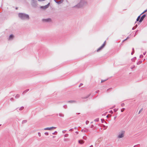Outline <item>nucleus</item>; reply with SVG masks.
I'll list each match as a JSON object with an SVG mask.
<instances>
[{
    "mask_svg": "<svg viewBox=\"0 0 147 147\" xmlns=\"http://www.w3.org/2000/svg\"><path fill=\"white\" fill-rule=\"evenodd\" d=\"M146 122L147 123V119H146Z\"/></svg>",
    "mask_w": 147,
    "mask_h": 147,
    "instance_id": "obj_60",
    "label": "nucleus"
},
{
    "mask_svg": "<svg viewBox=\"0 0 147 147\" xmlns=\"http://www.w3.org/2000/svg\"><path fill=\"white\" fill-rule=\"evenodd\" d=\"M98 91H99V90H98V91H96V93H98Z\"/></svg>",
    "mask_w": 147,
    "mask_h": 147,
    "instance_id": "obj_55",
    "label": "nucleus"
},
{
    "mask_svg": "<svg viewBox=\"0 0 147 147\" xmlns=\"http://www.w3.org/2000/svg\"><path fill=\"white\" fill-rule=\"evenodd\" d=\"M146 52H145L144 53H143V55H145L146 54Z\"/></svg>",
    "mask_w": 147,
    "mask_h": 147,
    "instance_id": "obj_50",
    "label": "nucleus"
},
{
    "mask_svg": "<svg viewBox=\"0 0 147 147\" xmlns=\"http://www.w3.org/2000/svg\"><path fill=\"white\" fill-rule=\"evenodd\" d=\"M135 67V65H134L133 66H131V69H133V68H134Z\"/></svg>",
    "mask_w": 147,
    "mask_h": 147,
    "instance_id": "obj_34",
    "label": "nucleus"
},
{
    "mask_svg": "<svg viewBox=\"0 0 147 147\" xmlns=\"http://www.w3.org/2000/svg\"><path fill=\"white\" fill-rule=\"evenodd\" d=\"M93 145H91V146H90V147H93Z\"/></svg>",
    "mask_w": 147,
    "mask_h": 147,
    "instance_id": "obj_52",
    "label": "nucleus"
},
{
    "mask_svg": "<svg viewBox=\"0 0 147 147\" xmlns=\"http://www.w3.org/2000/svg\"><path fill=\"white\" fill-rule=\"evenodd\" d=\"M78 142L80 144H82L84 143V141L82 140H80L78 141Z\"/></svg>",
    "mask_w": 147,
    "mask_h": 147,
    "instance_id": "obj_13",
    "label": "nucleus"
},
{
    "mask_svg": "<svg viewBox=\"0 0 147 147\" xmlns=\"http://www.w3.org/2000/svg\"><path fill=\"white\" fill-rule=\"evenodd\" d=\"M18 17L22 20H28L30 19L28 15L23 13H19L18 14Z\"/></svg>",
    "mask_w": 147,
    "mask_h": 147,
    "instance_id": "obj_1",
    "label": "nucleus"
},
{
    "mask_svg": "<svg viewBox=\"0 0 147 147\" xmlns=\"http://www.w3.org/2000/svg\"><path fill=\"white\" fill-rule=\"evenodd\" d=\"M89 123V121H86V125L88 124Z\"/></svg>",
    "mask_w": 147,
    "mask_h": 147,
    "instance_id": "obj_32",
    "label": "nucleus"
},
{
    "mask_svg": "<svg viewBox=\"0 0 147 147\" xmlns=\"http://www.w3.org/2000/svg\"><path fill=\"white\" fill-rule=\"evenodd\" d=\"M58 4H60L62 3L63 2V1L60 0V1H58L57 0H54Z\"/></svg>",
    "mask_w": 147,
    "mask_h": 147,
    "instance_id": "obj_11",
    "label": "nucleus"
},
{
    "mask_svg": "<svg viewBox=\"0 0 147 147\" xmlns=\"http://www.w3.org/2000/svg\"><path fill=\"white\" fill-rule=\"evenodd\" d=\"M69 131H73V129H71L69 130Z\"/></svg>",
    "mask_w": 147,
    "mask_h": 147,
    "instance_id": "obj_45",
    "label": "nucleus"
},
{
    "mask_svg": "<svg viewBox=\"0 0 147 147\" xmlns=\"http://www.w3.org/2000/svg\"><path fill=\"white\" fill-rule=\"evenodd\" d=\"M1 124H0V126H1Z\"/></svg>",
    "mask_w": 147,
    "mask_h": 147,
    "instance_id": "obj_64",
    "label": "nucleus"
},
{
    "mask_svg": "<svg viewBox=\"0 0 147 147\" xmlns=\"http://www.w3.org/2000/svg\"><path fill=\"white\" fill-rule=\"evenodd\" d=\"M137 145H135L134 146V147H135V146H137Z\"/></svg>",
    "mask_w": 147,
    "mask_h": 147,
    "instance_id": "obj_59",
    "label": "nucleus"
},
{
    "mask_svg": "<svg viewBox=\"0 0 147 147\" xmlns=\"http://www.w3.org/2000/svg\"><path fill=\"white\" fill-rule=\"evenodd\" d=\"M99 121V119L98 118H97L95 119L94 120V121L96 122H98Z\"/></svg>",
    "mask_w": 147,
    "mask_h": 147,
    "instance_id": "obj_24",
    "label": "nucleus"
},
{
    "mask_svg": "<svg viewBox=\"0 0 147 147\" xmlns=\"http://www.w3.org/2000/svg\"><path fill=\"white\" fill-rule=\"evenodd\" d=\"M125 108H124L122 109H121V112H123L124 111V110H125Z\"/></svg>",
    "mask_w": 147,
    "mask_h": 147,
    "instance_id": "obj_28",
    "label": "nucleus"
},
{
    "mask_svg": "<svg viewBox=\"0 0 147 147\" xmlns=\"http://www.w3.org/2000/svg\"><path fill=\"white\" fill-rule=\"evenodd\" d=\"M29 90V89H27L26 90L24 91L23 92V93H26V92H27Z\"/></svg>",
    "mask_w": 147,
    "mask_h": 147,
    "instance_id": "obj_19",
    "label": "nucleus"
},
{
    "mask_svg": "<svg viewBox=\"0 0 147 147\" xmlns=\"http://www.w3.org/2000/svg\"><path fill=\"white\" fill-rule=\"evenodd\" d=\"M63 107L65 109H66L67 108V106L66 105H64Z\"/></svg>",
    "mask_w": 147,
    "mask_h": 147,
    "instance_id": "obj_38",
    "label": "nucleus"
},
{
    "mask_svg": "<svg viewBox=\"0 0 147 147\" xmlns=\"http://www.w3.org/2000/svg\"><path fill=\"white\" fill-rule=\"evenodd\" d=\"M16 9H17V8H16Z\"/></svg>",
    "mask_w": 147,
    "mask_h": 147,
    "instance_id": "obj_61",
    "label": "nucleus"
},
{
    "mask_svg": "<svg viewBox=\"0 0 147 147\" xmlns=\"http://www.w3.org/2000/svg\"><path fill=\"white\" fill-rule=\"evenodd\" d=\"M143 57V56L142 55H140V58H142Z\"/></svg>",
    "mask_w": 147,
    "mask_h": 147,
    "instance_id": "obj_35",
    "label": "nucleus"
},
{
    "mask_svg": "<svg viewBox=\"0 0 147 147\" xmlns=\"http://www.w3.org/2000/svg\"><path fill=\"white\" fill-rule=\"evenodd\" d=\"M107 80H102L101 81V83H102L104 82H105V81H106V80H107Z\"/></svg>",
    "mask_w": 147,
    "mask_h": 147,
    "instance_id": "obj_27",
    "label": "nucleus"
},
{
    "mask_svg": "<svg viewBox=\"0 0 147 147\" xmlns=\"http://www.w3.org/2000/svg\"><path fill=\"white\" fill-rule=\"evenodd\" d=\"M137 26H138V25L137 24L135 26H134V27H133V28L132 30H134L137 27Z\"/></svg>",
    "mask_w": 147,
    "mask_h": 147,
    "instance_id": "obj_18",
    "label": "nucleus"
},
{
    "mask_svg": "<svg viewBox=\"0 0 147 147\" xmlns=\"http://www.w3.org/2000/svg\"><path fill=\"white\" fill-rule=\"evenodd\" d=\"M143 110V108H142V109H141L138 113V114H140L141 113V112Z\"/></svg>",
    "mask_w": 147,
    "mask_h": 147,
    "instance_id": "obj_21",
    "label": "nucleus"
},
{
    "mask_svg": "<svg viewBox=\"0 0 147 147\" xmlns=\"http://www.w3.org/2000/svg\"><path fill=\"white\" fill-rule=\"evenodd\" d=\"M42 21L43 22H50L51 21V19L50 18L44 19H42Z\"/></svg>",
    "mask_w": 147,
    "mask_h": 147,
    "instance_id": "obj_5",
    "label": "nucleus"
},
{
    "mask_svg": "<svg viewBox=\"0 0 147 147\" xmlns=\"http://www.w3.org/2000/svg\"><path fill=\"white\" fill-rule=\"evenodd\" d=\"M127 40V39H125V40H123V42H124L125 41V40Z\"/></svg>",
    "mask_w": 147,
    "mask_h": 147,
    "instance_id": "obj_49",
    "label": "nucleus"
},
{
    "mask_svg": "<svg viewBox=\"0 0 147 147\" xmlns=\"http://www.w3.org/2000/svg\"><path fill=\"white\" fill-rule=\"evenodd\" d=\"M90 96V95H88L87 96H86V97H83V98H88V97H89V96Z\"/></svg>",
    "mask_w": 147,
    "mask_h": 147,
    "instance_id": "obj_30",
    "label": "nucleus"
},
{
    "mask_svg": "<svg viewBox=\"0 0 147 147\" xmlns=\"http://www.w3.org/2000/svg\"><path fill=\"white\" fill-rule=\"evenodd\" d=\"M129 37L128 36L127 37V38L126 39H127V40L129 38Z\"/></svg>",
    "mask_w": 147,
    "mask_h": 147,
    "instance_id": "obj_53",
    "label": "nucleus"
},
{
    "mask_svg": "<svg viewBox=\"0 0 147 147\" xmlns=\"http://www.w3.org/2000/svg\"><path fill=\"white\" fill-rule=\"evenodd\" d=\"M116 117H114V119H116Z\"/></svg>",
    "mask_w": 147,
    "mask_h": 147,
    "instance_id": "obj_57",
    "label": "nucleus"
},
{
    "mask_svg": "<svg viewBox=\"0 0 147 147\" xmlns=\"http://www.w3.org/2000/svg\"><path fill=\"white\" fill-rule=\"evenodd\" d=\"M24 108V107H20L19 110L20 111L22 110Z\"/></svg>",
    "mask_w": 147,
    "mask_h": 147,
    "instance_id": "obj_23",
    "label": "nucleus"
},
{
    "mask_svg": "<svg viewBox=\"0 0 147 147\" xmlns=\"http://www.w3.org/2000/svg\"><path fill=\"white\" fill-rule=\"evenodd\" d=\"M125 131L124 130H122L119 132L117 136V138H123L124 136V134Z\"/></svg>",
    "mask_w": 147,
    "mask_h": 147,
    "instance_id": "obj_3",
    "label": "nucleus"
},
{
    "mask_svg": "<svg viewBox=\"0 0 147 147\" xmlns=\"http://www.w3.org/2000/svg\"><path fill=\"white\" fill-rule=\"evenodd\" d=\"M87 3V2L85 0H81L80 2L77 5L74 6V7L80 8L83 6L86 5Z\"/></svg>",
    "mask_w": 147,
    "mask_h": 147,
    "instance_id": "obj_2",
    "label": "nucleus"
},
{
    "mask_svg": "<svg viewBox=\"0 0 147 147\" xmlns=\"http://www.w3.org/2000/svg\"><path fill=\"white\" fill-rule=\"evenodd\" d=\"M83 84H82L81 83L80 85L79 86V87H80V86H82V85H83Z\"/></svg>",
    "mask_w": 147,
    "mask_h": 147,
    "instance_id": "obj_43",
    "label": "nucleus"
},
{
    "mask_svg": "<svg viewBox=\"0 0 147 147\" xmlns=\"http://www.w3.org/2000/svg\"><path fill=\"white\" fill-rule=\"evenodd\" d=\"M105 43L106 41H105V42H104V43L102 45L97 49V52H98L101 49H102L105 46Z\"/></svg>",
    "mask_w": 147,
    "mask_h": 147,
    "instance_id": "obj_6",
    "label": "nucleus"
},
{
    "mask_svg": "<svg viewBox=\"0 0 147 147\" xmlns=\"http://www.w3.org/2000/svg\"><path fill=\"white\" fill-rule=\"evenodd\" d=\"M13 100V98H10V100L11 101H12Z\"/></svg>",
    "mask_w": 147,
    "mask_h": 147,
    "instance_id": "obj_44",
    "label": "nucleus"
},
{
    "mask_svg": "<svg viewBox=\"0 0 147 147\" xmlns=\"http://www.w3.org/2000/svg\"><path fill=\"white\" fill-rule=\"evenodd\" d=\"M109 112L110 113H113V112L112 111H109Z\"/></svg>",
    "mask_w": 147,
    "mask_h": 147,
    "instance_id": "obj_46",
    "label": "nucleus"
},
{
    "mask_svg": "<svg viewBox=\"0 0 147 147\" xmlns=\"http://www.w3.org/2000/svg\"><path fill=\"white\" fill-rule=\"evenodd\" d=\"M45 134L46 135H49V133L48 132H45Z\"/></svg>",
    "mask_w": 147,
    "mask_h": 147,
    "instance_id": "obj_36",
    "label": "nucleus"
},
{
    "mask_svg": "<svg viewBox=\"0 0 147 147\" xmlns=\"http://www.w3.org/2000/svg\"><path fill=\"white\" fill-rule=\"evenodd\" d=\"M141 15V14L137 18V20H136V21H138L139 20V19H140V15Z\"/></svg>",
    "mask_w": 147,
    "mask_h": 147,
    "instance_id": "obj_16",
    "label": "nucleus"
},
{
    "mask_svg": "<svg viewBox=\"0 0 147 147\" xmlns=\"http://www.w3.org/2000/svg\"><path fill=\"white\" fill-rule=\"evenodd\" d=\"M59 116L61 117H64V115L61 113H59Z\"/></svg>",
    "mask_w": 147,
    "mask_h": 147,
    "instance_id": "obj_14",
    "label": "nucleus"
},
{
    "mask_svg": "<svg viewBox=\"0 0 147 147\" xmlns=\"http://www.w3.org/2000/svg\"><path fill=\"white\" fill-rule=\"evenodd\" d=\"M74 129H77V127H75L74 128Z\"/></svg>",
    "mask_w": 147,
    "mask_h": 147,
    "instance_id": "obj_56",
    "label": "nucleus"
},
{
    "mask_svg": "<svg viewBox=\"0 0 147 147\" xmlns=\"http://www.w3.org/2000/svg\"><path fill=\"white\" fill-rule=\"evenodd\" d=\"M115 112H116V111H115Z\"/></svg>",
    "mask_w": 147,
    "mask_h": 147,
    "instance_id": "obj_62",
    "label": "nucleus"
},
{
    "mask_svg": "<svg viewBox=\"0 0 147 147\" xmlns=\"http://www.w3.org/2000/svg\"><path fill=\"white\" fill-rule=\"evenodd\" d=\"M66 131V130H64L62 131V132L63 133H64Z\"/></svg>",
    "mask_w": 147,
    "mask_h": 147,
    "instance_id": "obj_47",
    "label": "nucleus"
},
{
    "mask_svg": "<svg viewBox=\"0 0 147 147\" xmlns=\"http://www.w3.org/2000/svg\"><path fill=\"white\" fill-rule=\"evenodd\" d=\"M146 15L145 14H144L143 15H142L140 19V20L139 22H142L144 18L146 17Z\"/></svg>",
    "mask_w": 147,
    "mask_h": 147,
    "instance_id": "obj_9",
    "label": "nucleus"
},
{
    "mask_svg": "<svg viewBox=\"0 0 147 147\" xmlns=\"http://www.w3.org/2000/svg\"><path fill=\"white\" fill-rule=\"evenodd\" d=\"M115 112H116V111H115Z\"/></svg>",
    "mask_w": 147,
    "mask_h": 147,
    "instance_id": "obj_63",
    "label": "nucleus"
},
{
    "mask_svg": "<svg viewBox=\"0 0 147 147\" xmlns=\"http://www.w3.org/2000/svg\"><path fill=\"white\" fill-rule=\"evenodd\" d=\"M49 5H50V3H49L48 4H47V5H46L45 6H41L40 7V8L41 9H45L49 7Z\"/></svg>",
    "mask_w": 147,
    "mask_h": 147,
    "instance_id": "obj_7",
    "label": "nucleus"
},
{
    "mask_svg": "<svg viewBox=\"0 0 147 147\" xmlns=\"http://www.w3.org/2000/svg\"><path fill=\"white\" fill-rule=\"evenodd\" d=\"M64 140L65 141L66 140V139H65Z\"/></svg>",
    "mask_w": 147,
    "mask_h": 147,
    "instance_id": "obj_58",
    "label": "nucleus"
},
{
    "mask_svg": "<svg viewBox=\"0 0 147 147\" xmlns=\"http://www.w3.org/2000/svg\"><path fill=\"white\" fill-rule=\"evenodd\" d=\"M142 62V61H140L138 63H137V64L138 65H139Z\"/></svg>",
    "mask_w": 147,
    "mask_h": 147,
    "instance_id": "obj_22",
    "label": "nucleus"
},
{
    "mask_svg": "<svg viewBox=\"0 0 147 147\" xmlns=\"http://www.w3.org/2000/svg\"><path fill=\"white\" fill-rule=\"evenodd\" d=\"M94 127V125H91V126L90 127L91 128H92Z\"/></svg>",
    "mask_w": 147,
    "mask_h": 147,
    "instance_id": "obj_42",
    "label": "nucleus"
},
{
    "mask_svg": "<svg viewBox=\"0 0 147 147\" xmlns=\"http://www.w3.org/2000/svg\"><path fill=\"white\" fill-rule=\"evenodd\" d=\"M68 136V134H65V135H64V136L65 137H67Z\"/></svg>",
    "mask_w": 147,
    "mask_h": 147,
    "instance_id": "obj_29",
    "label": "nucleus"
},
{
    "mask_svg": "<svg viewBox=\"0 0 147 147\" xmlns=\"http://www.w3.org/2000/svg\"><path fill=\"white\" fill-rule=\"evenodd\" d=\"M101 121H102V123H103V121H105V120L104 119H101Z\"/></svg>",
    "mask_w": 147,
    "mask_h": 147,
    "instance_id": "obj_48",
    "label": "nucleus"
},
{
    "mask_svg": "<svg viewBox=\"0 0 147 147\" xmlns=\"http://www.w3.org/2000/svg\"><path fill=\"white\" fill-rule=\"evenodd\" d=\"M38 136H40H40H41V134H40V132H38Z\"/></svg>",
    "mask_w": 147,
    "mask_h": 147,
    "instance_id": "obj_39",
    "label": "nucleus"
},
{
    "mask_svg": "<svg viewBox=\"0 0 147 147\" xmlns=\"http://www.w3.org/2000/svg\"><path fill=\"white\" fill-rule=\"evenodd\" d=\"M86 137H83V138L84 139L86 140Z\"/></svg>",
    "mask_w": 147,
    "mask_h": 147,
    "instance_id": "obj_41",
    "label": "nucleus"
},
{
    "mask_svg": "<svg viewBox=\"0 0 147 147\" xmlns=\"http://www.w3.org/2000/svg\"><path fill=\"white\" fill-rule=\"evenodd\" d=\"M56 133V134L57 133V131H55L52 134H55Z\"/></svg>",
    "mask_w": 147,
    "mask_h": 147,
    "instance_id": "obj_40",
    "label": "nucleus"
},
{
    "mask_svg": "<svg viewBox=\"0 0 147 147\" xmlns=\"http://www.w3.org/2000/svg\"><path fill=\"white\" fill-rule=\"evenodd\" d=\"M111 116V115H108L107 116V118L109 117H110Z\"/></svg>",
    "mask_w": 147,
    "mask_h": 147,
    "instance_id": "obj_33",
    "label": "nucleus"
},
{
    "mask_svg": "<svg viewBox=\"0 0 147 147\" xmlns=\"http://www.w3.org/2000/svg\"><path fill=\"white\" fill-rule=\"evenodd\" d=\"M67 103H75L76 102V101L75 100H69V101H67L66 102Z\"/></svg>",
    "mask_w": 147,
    "mask_h": 147,
    "instance_id": "obj_10",
    "label": "nucleus"
},
{
    "mask_svg": "<svg viewBox=\"0 0 147 147\" xmlns=\"http://www.w3.org/2000/svg\"><path fill=\"white\" fill-rule=\"evenodd\" d=\"M13 34L10 35L9 37V40H11L13 39Z\"/></svg>",
    "mask_w": 147,
    "mask_h": 147,
    "instance_id": "obj_12",
    "label": "nucleus"
},
{
    "mask_svg": "<svg viewBox=\"0 0 147 147\" xmlns=\"http://www.w3.org/2000/svg\"><path fill=\"white\" fill-rule=\"evenodd\" d=\"M146 11H147V9L146 10H145L143 13H142V14H143V13H145V12H146Z\"/></svg>",
    "mask_w": 147,
    "mask_h": 147,
    "instance_id": "obj_31",
    "label": "nucleus"
},
{
    "mask_svg": "<svg viewBox=\"0 0 147 147\" xmlns=\"http://www.w3.org/2000/svg\"><path fill=\"white\" fill-rule=\"evenodd\" d=\"M132 49H133V51L131 53L132 55L134 53V48H133Z\"/></svg>",
    "mask_w": 147,
    "mask_h": 147,
    "instance_id": "obj_26",
    "label": "nucleus"
},
{
    "mask_svg": "<svg viewBox=\"0 0 147 147\" xmlns=\"http://www.w3.org/2000/svg\"><path fill=\"white\" fill-rule=\"evenodd\" d=\"M20 96V95L19 94H17L16 96H15V98H19Z\"/></svg>",
    "mask_w": 147,
    "mask_h": 147,
    "instance_id": "obj_17",
    "label": "nucleus"
},
{
    "mask_svg": "<svg viewBox=\"0 0 147 147\" xmlns=\"http://www.w3.org/2000/svg\"><path fill=\"white\" fill-rule=\"evenodd\" d=\"M31 4L33 7H36L37 5V1L36 0H32Z\"/></svg>",
    "mask_w": 147,
    "mask_h": 147,
    "instance_id": "obj_4",
    "label": "nucleus"
},
{
    "mask_svg": "<svg viewBox=\"0 0 147 147\" xmlns=\"http://www.w3.org/2000/svg\"><path fill=\"white\" fill-rule=\"evenodd\" d=\"M56 127H47L44 128V130H51L52 129H55Z\"/></svg>",
    "mask_w": 147,
    "mask_h": 147,
    "instance_id": "obj_8",
    "label": "nucleus"
},
{
    "mask_svg": "<svg viewBox=\"0 0 147 147\" xmlns=\"http://www.w3.org/2000/svg\"><path fill=\"white\" fill-rule=\"evenodd\" d=\"M81 131L82 132H87L88 131V130L87 129L86 130L82 129Z\"/></svg>",
    "mask_w": 147,
    "mask_h": 147,
    "instance_id": "obj_15",
    "label": "nucleus"
},
{
    "mask_svg": "<svg viewBox=\"0 0 147 147\" xmlns=\"http://www.w3.org/2000/svg\"><path fill=\"white\" fill-rule=\"evenodd\" d=\"M76 133L77 134H78V131H76Z\"/></svg>",
    "mask_w": 147,
    "mask_h": 147,
    "instance_id": "obj_51",
    "label": "nucleus"
},
{
    "mask_svg": "<svg viewBox=\"0 0 147 147\" xmlns=\"http://www.w3.org/2000/svg\"><path fill=\"white\" fill-rule=\"evenodd\" d=\"M27 121L26 120H24L22 121V123L24 124V123H26Z\"/></svg>",
    "mask_w": 147,
    "mask_h": 147,
    "instance_id": "obj_20",
    "label": "nucleus"
},
{
    "mask_svg": "<svg viewBox=\"0 0 147 147\" xmlns=\"http://www.w3.org/2000/svg\"><path fill=\"white\" fill-rule=\"evenodd\" d=\"M136 59V57H134V58H133L132 59H131V60L132 61H134Z\"/></svg>",
    "mask_w": 147,
    "mask_h": 147,
    "instance_id": "obj_25",
    "label": "nucleus"
},
{
    "mask_svg": "<svg viewBox=\"0 0 147 147\" xmlns=\"http://www.w3.org/2000/svg\"><path fill=\"white\" fill-rule=\"evenodd\" d=\"M55 136H53V138H55Z\"/></svg>",
    "mask_w": 147,
    "mask_h": 147,
    "instance_id": "obj_54",
    "label": "nucleus"
},
{
    "mask_svg": "<svg viewBox=\"0 0 147 147\" xmlns=\"http://www.w3.org/2000/svg\"><path fill=\"white\" fill-rule=\"evenodd\" d=\"M124 103H122L121 104V106L122 107H123L124 106Z\"/></svg>",
    "mask_w": 147,
    "mask_h": 147,
    "instance_id": "obj_37",
    "label": "nucleus"
}]
</instances>
